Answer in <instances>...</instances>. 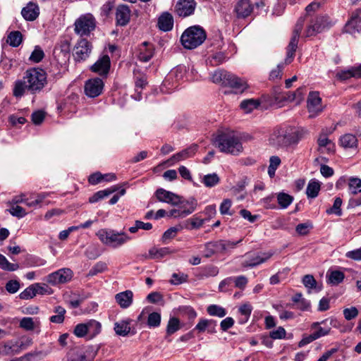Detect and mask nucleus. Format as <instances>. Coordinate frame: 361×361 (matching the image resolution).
I'll list each match as a JSON object with an SVG mask.
<instances>
[{
	"label": "nucleus",
	"instance_id": "obj_27",
	"mask_svg": "<svg viewBox=\"0 0 361 361\" xmlns=\"http://www.w3.org/2000/svg\"><path fill=\"white\" fill-rule=\"evenodd\" d=\"M131 323L132 319L130 318L115 322L114 329L116 334L123 337L127 336L129 334L131 333Z\"/></svg>",
	"mask_w": 361,
	"mask_h": 361
},
{
	"label": "nucleus",
	"instance_id": "obj_43",
	"mask_svg": "<svg viewBox=\"0 0 361 361\" xmlns=\"http://www.w3.org/2000/svg\"><path fill=\"white\" fill-rule=\"evenodd\" d=\"M55 315L51 316L49 320L52 323L61 324L63 322L65 319V314L66 312L65 308L61 306H56L54 309Z\"/></svg>",
	"mask_w": 361,
	"mask_h": 361
},
{
	"label": "nucleus",
	"instance_id": "obj_46",
	"mask_svg": "<svg viewBox=\"0 0 361 361\" xmlns=\"http://www.w3.org/2000/svg\"><path fill=\"white\" fill-rule=\"evenodd\" d=\"M259 104L260 102L257 99H250L241 102L240 106L245 113H250L257 109Z\"/></svg>",
	"mask_w": 361,
	"mask_h": 361
},
{
	"label": "nucleus",
	"instance_id": "obj_3",
	"mask_svg": "<svg viewBox=\"0 0 361 361\" xmlns=\"http://www.w3.org/2000/svg\"><path fill=\"white\" fill-rule=\"evenodd\" d=\"M299 19L304 20L303 27L305 25V29L303 36L305 37L315 36L331 26V22L327 16H305Z\"/></svg>",
	"mask_w": 361,
	"mask_h": 361
},
{
	"label": "nucleus",
	"instance_id": "obj_61",
	"mask_svg": "<svg viewBox=\"0 0 361 361\" xmlns=\"http://www.w3.org/2000/svg\"><path fill=\"white\" fill-rule=\"evenodd\" d=\"M188 280V275L185 274H176L174 273L172 274L171 279L170 280V283L174 285H179L183 283L186 282Z\"/></svg>",
	"mask_w": 361,
	"mask_h": 361
},
{
	"label": "nucleus",
	"instance_id": "obj_24",
	"mask_svg": "<svg viewBox=\"0 0 361 361\" xmlns=\"http://www.w3.org/2000/svg\"><path fill=\"white\" fill-rule=\"evenodd\" d=\"M197 150V145H192L189 147L173 154L169 160V162L172 164L193 157Z\"/></svg>",
	"mask_w": 361,
	"mask_h": 361
},
{
	"label": "nucleus",
	"instance_id": "obj_29",
	"mask_svg": "<svg viewBox=\"0 0 361 361\" xmlns=\"http://www.w3.org/2000/svg\"><path fill=\"white\" fill-rule=\"evenodd\" d=\"M159 28L164 32L170 31L173 27V18L172 15L168 12H165L161 15L158 20Z\"/></svg>",
	"mask_w": 361,
	"mask_h": 361
},
{
	"label": "nucleus",
	"instance_id": "obj_39",
	"mask_svg": "<svg viewBox=\"0 0 361 361\" xmlns=\"http://www.w3.org/2000/svg\"><path fill=\"white\" fill-rule=\"evenodd\" d=\"M326 277L329 283L332 285H338L344 280L345 274L341 271L335 270L328 271Z\"/></svg>",
	"mask_w": 361,
	"mask_h": 361
},
{
	"label": "nucleus",
	"instance_id": "obj_33",
	"mask_svg": "<svg viewBox=\"0 0 361 361\" xmlns=\"http://www.w3.org/2000/svg\"><path fill=\"white\" fill-rule=\"evenodd\" d=\"M215 326V321L212 319H201L195 326V329L198 330L200 332H203L207 329L208 333L212 334L214 332Z\"/></svg>",
	"mask_w": 361,
	"mask_h": 361
},
{
	"label": "nucleus",
	"instance_id": "obj_14",
	"mask_svg": "<svg viewBox=\"0 0 361 361\" xmlns=\"http://www.w3.org/2000/svg\"><path fill=\"white\" fill-rule=\"evenodd\" d=\"M307 107L310 117H315L322 113L324 106L322 104V98L318 92H310L308 94Z\"/></svg>",
	"mask_w": 361,
	"mask_h": 361
},
{
	"label": "nucleus",
	"instance_id": "obj_20",
	"mask_svg": "<svg viewBox=\"0 0 361 361\" xmlns=\"http://www.w3.org/2000/svg\"><path fill=\"white\" fill-rule=\"evenodd\" d=\"M345 30L351 34L361 31V9H357L352 13L350 18L345 25Z\"/></svg>",
	"mask_w": 361,
	"mask_h": 361
},
{
	"label": "nucleus",
	"instance_id": "obj_4",
	"mask_svg": "<svg viewBox=\"0 0 361 361\" xmlns=\"http://www.w3.org/2000/svg\"><path fill=\"white\" fill-rule=\"evenodd\" d=\"M299 19L304 20L303 27L305 25V29L303 36L305 37L315 36L331 26V22L327 16H305Z\"/></svg>",
	"mask_w": 361,
	"mask_h": 361
},
{
	"label": "nucleus",
	"instance_id": "obj_17",
	"mask_svg": "<svg viewBox=\"0 0 361 361\" xmlns=\"http://www.w3.org/2000/svg\"><path fill=\"white\" fill-rule=\"evenodd\" d=\"M104 82L101 78H95L88 80L85 85V94L90 97L99 96L103 90Z\"/></svg>",
	"mask_w": 361,
	"mask_h": 361
},
{
	"label": "nucleus",
	"instance_id": "obj_12",
	"mask_svg": "<svg viewBox=\"0 0 361 361\" xmlns=\"http://www.w3.org/2000/svg\"><path fill=\"white\" fill-rule=\"evenodd\" d=\"M73 276V271L69 268H62L47 275L46 281L52 286L69 282Z\"/></svg>",
	"mask_w": 361,
	"mask_h": 361
},
{
	"label": "nucleus",
	"instance_id": "obj_16",
	"mask_svg": "<svg viewBox=\"0 0 361 361\" xmlns=\"http://www.w3.org/2000/svg\"><path fill=\"white\" fill-rule=\"evenodd\" d=\"M196 5L195 0H178L175 6V11L180 17H188L194 13Z\"/></svg>",
	"mask_w": 361,
	"mask_h": 361
},
{
	"label": "nucleus",
	"instance_id": "obj_48",
	"mask_svg": "<svg viewBox=\"0 0 361 361\" xmlns=\"http://www.w3.org/2000/svg\"><path fill=\"white\" fill-rule=\"evenodd\" d=\"M238 311L243 316V318L240 319L239 322L244 324L248 321L252 311V307L250 303H245L239 307Z\"/></svg>",
	"mask_w": 361,
	"mask_h": 361
},
{
	"label": "nucleus",
	"instance_id": "obj_49",
	"mask_svg": "<svg viewBox=\"0 0 361 361\" xmlns=\"http://www.w3.org/2000/svg\"><path fill=\"white\" fill-rule=\"evenodd\" d=\"M18 264L9 262L5 256L0 254V269L8 271H14L18 269Z\"/></svg>",
	"mask_w": 361,
	"mask_h": 361
},
{
	"label": "nucleus",
	"instance_id": "obj_11",
	"mask_svg": "<svg viewBox=\"0 0 361 361\" xmlns=\"http://www.w3.org/2000/svg\"><path fill=\"white\" fill-rule=\"evenodd\" d=\"M75 32L80 36L88 35L95 28V20L90 14L80 16L75 22Z\"/></svg>",
	"mask_w": 361,
	"mask_h": 361
},
{
	"label": "nucleus",
	"instance_id": "obj_37",
	"mask_svg": "<svg viewBox=\"0 0 361 361\" xmlns=\"http://www.w3.org/2000/svg\"><path fill=\"white\" fill-rule=\"evenodd\" d=\"M220 182V178L216 173L204 175L201 178V183L207 188H213Z\"/></svg>",
	"mask_w": 361,
	"mask_h": 361
},
{
	"label": "nucleus",
	"instance_id": "obj_28",
	"mask_svg": "<svg viewBox=\"0 0 361 361\" xmlns=\"http://www.w3.org/2000/svg\"><path fill=\"white\" fill-rule=\"evenodd\" d=\"M254 5L250 0H240L236 5L235 11L238 16L246 18L253 11Z\"/></svg>",
	"mask_w": 361,
	"mask_h": 361
},
{
	"label": "nucleus",
	"instance_id": "obj_26",
	"mask_svg": "<svg viewBox=\"0 0 361 361\" xmlns=\"http://www.w3.org/2000/svg\"><path fill=\"white\" fill-rule=\"evenodd\" d=\"M247 283V278L243 275L234 277H228L220 283L219 288L222 290L224 286L234 283L235 288L243 290L246 287Z\"/></svg>",
	"mask_w": 361,
	"mask_h": 361
},
{
	"label": "nucleus",
	"instance_id": "obj_44",
	"mask_svg": "<svg viewBox=\"0 0 361 361\" xmlns=\"http://www.w3.org/2000/svg\"><path fill=\"white\" fill-rule=\"evenodd\" d=\"M276 198L281 209H286L293 201V197L285 192L277 193Z\"/></svg>",
	"mask_w": 361,
	"mask_h": 361
},
{
	"label": "nucleus",
	"instance_id": "obj_45",
	"mask_svg": "<svg viewBox=\"0 0 361 361\" xmlns=\"http://www.w3.org/2000/svg\"><path fill=\"white\" fill-rule=\"evenodd\" d=\"M348 190L352 195H357L361 192V179L355 177H350L348 181Z\"/></svg>",
	"mask_w": 361,
	"mask_h": 361
},
{
	"label": "nucleus",
	"instance_id": "obj_38",
	"mask_svg": "<svg viewBox=\"0 0 361 361\" xmlns=\"http://www.w3.org/2000/svg\"><path fill=\"white\" fill-rule=\"evenodd\" d=\"M87 336L90 338H94L101 331L102 325L101 324L94 319L90 320L86 322Z\"/></svg>",
	"mask_w": 361,
	"mask_h": 361
},
{
	"label": "nucleus",
	"instance_id": "obj_60",
	"mask_svg": "<svg viewBox=\"0 0 361 361\" xmlns=\"http://www.w3.org/2000/svg\"><path fill=\"white\" fill-rule=\"evenodd\" d=\"M313 228L310 222L299 224L295 228L296 232L300 235H307L310 231Z\"/></svg>",
	"mask_w": 361,
	"mask_h": 361
},
{
	"label": "nucleus",
	"instance_id": "obj_57",
	"mask_svg": "<svg viewBox=\"0 0 361 361\" xmlns=\"http://www.w3.org/2000/svg\"><path fill=\"white\" fill-rule=\"evenodd\" d=\"M161 314L158 312L150 313L147 318V325L149 327H158L161 323Z\"/></svg>",
	"mask_w": 361,
	"mask_h": 361
},
{
	"label": "nucleus",
	"instance_id": "obj_55",
	"mask_svg": "<svg viewBox=\"0 0 361 361\" xmlns=\"http://www.w3.org/2000/svg\"><path fill=\"white\" fill-rule=\"evenodd\" d=\"M107 269V265L104 262H97L89 271L88 276H93L99 273H102Z\"/></svg>",
	"mask_w": 361,
	"mask_h": 361
},
{
	"label": "nucleus",
	"instance_id": "obj_50",
	"mask_svg": "<svg viewBox=\"0 0 361 361\" xmlns=\"http://www.w3.org/2000/svg\"><path fill=\"white\" fill-rule=\"evenodd\" d=\"M281 164V159L278 156H272L269 159V165L268 167V174L272 178L275 176L277 168Z\"/></svg>",
	"mask_w": 361,
	"mask_h": 361
},
{
	"label": "nucleus",
	"instance_id": "obj_15",
	"mask_svg": "<svg viewBox=\"0 0 361 361\" xmlns=\"http://www.w3.org/2000/svg\"><path fill=\"white\" fill-rule=\"evenodd\" d=\"M92 51V44L85 39L79 40L74 47V59L80 62L87 59Z\"/></svg>",
	"mask_w": 361,
	"mask_h": 361
},
{
	"label": "nucleus",
	"instance_id": "obj_7",
	"mask_svg": "<svg viewBox=\"0 0 361 361\" xmlns=\"http://www.w3.org/2000/svg\"><path fill=\"white\" fill-rule=\"evenodd\" d=\"M96 235L104 245L112 248L119 247L130 240V237L124 232L107 228L99 230Z\"/></svg>",
	"mask_w": 361,
	"mask_h": 361
},
{
	"label": "nucleus",
	"instance_id": "obj_21",
	"mask_svg": "<svg viewBox=\"0 0 361 361\" xmlns=\"http://www.w3.org/2000/svg\"><path fill=\"white\" fill-rule=\"evenodd\" d=\"M155 195L159 202H166L173 205L178 204L180 202L179 196L163 188L157 190Z\"/></svg>",
	"mask_w": 361,
	"mask_h": 361
},
{
	"label": "nucleus",
	"instance_id": "obj_54",
	"mask_svg": "<svg viewBox=\"0 0 361 361\" xmlns=\"http://www.w3.org/2000/svg\"><path fill=\"white\" fill-rule=\"evenodd\" d=\"M217 244L218 241L207 243L205 245L204 257H210L216 252H221Z\"/></svg>",
	"mask_w": 361,
	"mask_h": 361
},
{
	"label": "nucleus",
	"instance_id": "obj_62",
	"mask_svg": "<svg viewBox=\"0 0 361 361\" xmlns=\"http://www.w3.org/2000/svg\"><path fill=\"white\" fill-rule=\"evenodd\" d=\"M44 56V54L42 49L39 47H36L30 56V60L33 62L38 63L42 61Z\"/></svg>",
	"mask_w": 361,
	"mask_h": 361
},
{
	"label": "nucleus",
	"instance_id": "obj_31",
	"mask_svg": "<svg viewBox=\"0 0 361 361\" xmlns=\"http://www.w3.org/2000/svg\"><path fill=\"white\" fill-rule=\"evenodd\" d=\"M173 252L171 250L169 247L158 248L156 247H153L149 249V254L147 255H145V258L150 259H159Z\"/></svg>",
	"mask_w": 361,
	"mask_h": 361
},
{
	"label": "nucleus",
	"instance_id": "obj_34",
	"mask_svg": "<svg viewBox=\"0 0 361 361\" xmlns=\"http://www.w3.org/2000/svg\"><path fill=\"white\" fill-rule=\"evenodd\" d=\"M118 190V186L114 185L109 188L99 190L95 192L92 197L89 198V202L91 203L97 202L106 197H108L113 192L117 191Z\"/></svg>",
	"mask_w": 361,
	"mask_h": 361
},
{
	"label": "nucleus",
	"instance_id": "obj_41",
	"mask_svg": "<svg viewBox=\"0 0 361 361\" xmlns=\"http://www.w3.org/2000/svg\"><path fill=\"white\" fill-rule=\"evenodd\" d=\"M243 239H240L238 241H230V240H218L217 245L219 246V249L221 251V253H224L228 251H230L233 249H235L236 246L242 242Z\"/></svg>",
	"mask_w": 361,
	"mask_h": 361
},
{
	"label": "nucleus",
	"instance_id": "obj_42",
	"mask_svg": "<svg viewBox=\"0 0 361 361\" xmlns=\"http://www.w3.org/2000/svg\"><path fill=\"white\" fill-rule=\"evenodd\" d=\"M341 80H347L351 77H361V65L358 67L352 68L347 71H343L338 73Z\"/></svg>",
	"mask_w": 361,
	"mask_h": 361
},
{
	"label": "nucleus",
	"instance_id": "obj_9",
	"mask_svg": "<svg viewBox=\"0 0 361 361\" xmlns=\"http://www.w3.org/2000/svg\"><path fill=\"white\" fill-rule=\"evenodd\" d=\"M303 19H298L295 24L293 35L286 48V57L285 59V63L286 64L290 63L293 60L295 52L298 48L299 37L303 28Z\"/></svg>",
	"mask_w": 361,
	"mask_h": 361
},
{
	"label": "nucleus",
	"instance_id": "obj_30",
	"mask_svg": "<svg viewBox=\"0 0 361 361\" xmlns=\"http://www.w3.org/2000/svg\"><path fill=\"white\" fill-rule=\"evenodd\" d=\"M154 55L153 46L146 42H143L139 48L138 59L143 62L149 61Z\"/></svg>",
	"mask_w": 361,
	"mask_h": 361
},
{
	"label": "nucleus",
	"instance_id": "obj_23",
	"mask_svg": "<svg viewBox=\"0 0 361 361\" xmlns=\"http://www.w3.org/2000/svg\"><path fill=\"white\" fill-rule=\"evenodd\" d=\"M21 14L25 20L33 21L39 15V8L36 3L30 1L23 8Z\"/></svg>",
	"mask_w": 361,
	"mask_h": 361
},
{
	"label": "nucleus",
	"instance_id": "obj_51",
	"mask_svg": "<svg viewBox=\"0 0 361 361\" xmlns=\"http://www.w3.org/2000/svg\"><path fill=\"white\" fill-rule=\"evenodd\" d=\"M180 230H181V227L180 226L171 227L170 228L166 230L164 233V234H163V235L161 237L162 243H166L168 240L174 238L176 236L177 233Z\"/></svg>",
	"mask_w": 361,
	"mask_h": 361
},
{
	"label": "nucleus",
	"instance_id": "obj_52",
	"mask_svg": "<svg viewBox=\"0 0 361 361\" xmlns=\"http://www.w3.org/2000/svg\"><path fill=\"white\" fill-rule=\"evenodd\" d=\"M207 311L209 315L218 317H224L226 314L225 309L216 305L208 306Z\"/></svg>",
	"mask_w": 361,
	"mask_h": 361
},
{
	"label": "nucleus",
	"instance_id": "obj_32",
	"mask_svg": "<svg viewBox=\"0 0 361 361\" xmlns=\"http://www.w3.org/2000/svg\"><path fill=\"white\" fill-rule=\"evenodd\" d=\"M339 142L343 148H356L357 146V139L355 135L351 133H346L342 135L339 139Z\"/></svg>",
	"mask_w": 361,
	"mask_h": 361
},
{
	"label": "nucleus",
	"instance_id": "obj_36",
	"mask_svg": "<svg viewBox=\"0 0 361 361\" xmlns=\"http://www.w3.org/2000/svg\"><path fill=\"white\" fill-rule=\"evenodd\" d=\"M321 188V185L319 182L315 179H312L309 181L307 189L306 194L308 198H315L317 197L319 192Z\"/></svg>",
	"mask_w": 361,
	"mask_h": 361
},
{
	"label": "nucleus",
	"instance_id": "obj_63",
	"mask_svg": "<svg viewBox=\"0 0 361 361\" xmlns=\"http://www.w3.org/2000/svg\"><path fill=\"white\" fill-rule=\"evenodd\" d=\"M8 211L12 216H16L18 218H23L27 214L25 210L22 207L18 205H12Z\"/></svg>",
	"mask_w": 361,
	"mask_h": 361
},
{
	"label": "nucleus",
	"instance_id": "obj_13",
	"mask_svg": "<svg viewBox=\"0 0 361 361\" xmlns=\"http://www.w3.org/2000/svg\"><path fill=\"white\" fill-rule=\"evenodd\" d=\"M338 321L336 319L331 317L322 320V322H316L312 324L311 329H317L314 332V335L317 336V338H319L322 336H325L329 334L331 326L337 327Z\"/></svg>",
	"mask_w": 361,
	"mask_h": 361
},
{
	"label": "nucleus",
	"instance_id": "obj_25",
	"mask_svg": "<svg viewBox=\"0 0 361 361\" xmlns=\"http://www.w3.org/2000/svg\"><path fill=\"white\" fill-rule=\"evenodd\" d=\"M115 300L121 308L127 309L133 304V293L130 290L118 293L115 295Z\"/></svg>",
	"mask_w": 361,
	"mask_h": 361
},
{
	"label": "nucleus",
	"instance_id": "obj_47",
	"mask_svg": "<svg viewBox=\"0 0 361 361\" xmlns=\"http://www.w3.org/2000/svg\"><path fill=\"white\" fill-rule=\"evenodd\" d=\"M23 41V35L19 31L11 32L7 37V43L13 47H18Z\"/></svg>",
	"mask_w": 361,
	"mask_h": 361
},
{
	"label": "nucleus",
	"instance_id": "obj_5",
	"mask_svg": "<svg viewBox=\"0 0 361 361\" xmlns=\"http://www.w3.org/2000/svg\"><path fill=\"white\" fill-rule=\"evenodd\" d=\"M299 19L304 20L303 27L305 25V29L303 36L305 37L315 36L331 26V22L327 16H305Z\"/></svg>",
	"mask_w": 361,
	"mask_h": 361
},
{
	"label": "nucleus",
	"instance_id": "obj_18",
	"mask_svg": "<svg viewBox=\"0 0 361 361\" xmlns=\"http://www.w3.org/2000/svg\"><path fill=\"white\" fill-rule=\"evenodd\" d=\"M225 77L224 85L231 87L235 93L243 92L248 87L245 80L233 74L228 73Z\"/></svg>",
	"mask_w": 361,
	"mask_h": 361
},
{
	"label": "nucleus",
	"instance_id": "obj_59",
	"mask_svg": "<svg viewBox=\"0 0 361 361\" xmlns=\"http://www.w3.org/2000/svg\"><path fill=\"white\" fill-rule=\"evenodd\" d=\"M37 295L34 284L28 286L19 295V298L22 300H29L34 298Z\"/></svg>",
	"mask_w": 361,
	"mask_h": 361
},
{
	"label": "nucleus",
	"instance_id": "obj_58",
	"mask_svg": "<svg viewBox=\"0 0 361 361\" xmlns=\"http://www.w3.org/2000/svg\"><path fill=\"white\" fill-rule=\"evenodd\" d=\"M342 205V200L340 197H336L334 200L333 206L326 210V213L335 214L337 216H341L342 211L341 207Z\"/></svg>",
	"mask_w": 361,
	"mask_h": 361
},
{
	"label": "nucleus",
	"instance_id": "obj_35",
	"mask_svg": "<svg viewBox=\"0 0 361 361\" xmlns=\"http://www.w3.org/2000/svg\"><path fill=\"white\" fill-rule=\"evenodd\" d=\"M39 325V321L38 319L28 317L22 318L19 323V327L25 331H33Z\"/></svg>",
	"mask_w": 361,
	"mask_h": 361
},
{
	"label": "nucleus",
	"instance_id": "obj_56",
	"mask_svg": "<svg viewBox=\"0 0 361 361\" xmlns=\"http://www.w3.org/2000/svg\"><path fill=\"white\" fill-rule=\"evenodd\" d=\"M231 206L232 201L230 199H224L219 207L221 214L232 216L233 213L231 211Z\"/></svg>",
	"mask_w": 361,
	"mask_h": 361
},
{
	"label": "nucleus",
	"instance_id": "obj_53",
	"mask_svg": "<svg viewBox=\"0 0 361 361\" xmlns=\"http://www.w3.org/2000/svg\"><path fill=\"white\" fill-rule=\"evenodd\" d=\"M180 329V321L176 317H171L169 319L166 333L168 335H171Z\"/></svg>",
	"mask_w": 361,
	"mask_h": 361
},
{
	"label": "nucleus",
	"instance_id": "obj_8",
	"mask_svg": "<svg viewBox=\"0 0 361 361\" xmlns=\"http://www.w3.org/2000/svg\"><path fill=\"white\" fill-rule=\"evenodd\" d=\"M206 37V32L201 26L193 25L183 32L180 41L185 49H192L201 45Z\"/></svg>",
	"mask_w": 361,
	"mask_h": 361
},
{
	"label": "nucleus",
	"instance_id": "obj_1",
	"mask_svg": "<svg viewBox=\"0 0 361 361\" xmlns=\"http://www.w3.org/2000/svg\"><path fill=\"white\" fill-rule=\"evenodd\" d=\"M47 83V73L43 69L30 68L25 71L22 79L15 82L13 94L18 98L22 97L26 91L35 94L41 92Z\"/></svg>",
	"mask_w": 361,
	"mask_h": 361
},
{
	"label": "nucleus",
	"instance_id": "obj_6",
	"mask_svg": "<svg viewBox=\"0 0 361 361\" xmlns=\"http://www.w3.org/2000/svg\"><path fill=\"white\" fill-rule=\"evenodd\" d=\"M215 145L222 152L237 155L243 151L238 136L233 133H221L215 138Z\"/></svg>",
	"mask_w": 361,
	"mask_h": 361
},
{
	"label": "nucleus",
	"instance_id": "obj_10",
	"mask_svg": "<svg viewBox=\"0 0 361 361\" xmlns=\"http://www.w3.org/2000/svg\"><path fill=\"white\" fill-rule=\"evenodd\" d=\"M273 251L260 252L257 253H246V259L242 262L243 268H252L267 262L274 255Z\"/></svg>",
	"mask_w": 361,
	"mask_h": 361
},
{
	"label": "nucleus",
	"instance_id": "obj_64",
	"mask_svg": "<svg viewBox=\"0 0 361 361\" xmlns=\"http://www.w3.org/2000/svg\"><path fill=\"white\" fill-rule=\"evenodd\" d=\"M68 361H87V360L83 353L74 350L70 353Z\"/></svg>",
	"mask_w": 361,
	"mask_h": 361
},
{
	"label": "nucleus",
	"instance_id": "obj_2",
	"mask_svg": "<svg viewBox=\"0 0 361 361\" xmlns=\"http://www.w3.org/2000/svg\"><path fill=\"white\" fill-rule=\"evenodd\" d=\"M307 135V130L302 128L288 127L274 131L269 138L271 145L289 147L297 145Z\"/></svg>",
	"mask_w": 361,
	"mask_h": 361
},
{
	"label": "nucleus",
	"instance_id": "obj_22",
	"mask_svg": "<svg viewBox=\"0 0 361 361\" xmlns=\"http://www.w3.org/2000/svg\"><path fill=\"white\" fill-rule=\"evenodd\" d=\"M130 19V9L126 5H119L116 11V24L120 26L126 25Z\"/></svg>",
	"mask_w": 361,
	"mask_h": 361
},
{
	"label": "nucleus",
	"instance_id": "obj_19",
	"mask_svg": "<svg viewBox=\"0 0 361 361\" xmlns=\"http://www.w3.org/2000/svg\"><path fill=\"white\" fill-rule=\"evenodd\" d=\"M111 66L110 58L108 55L100 57L90 68V70L99 75H106Z\"/></svg>",
	"mask_w": 361,
	"mask_h": 361
},
{
	"label": "nucleus",
	"instance_id": "obj_40",
	"mask_svg": "<svg viewBox=\"0 0 361 361\" xmlns=\"http://www.w3.org/2000/svg\"><path fill=\"white\" fill-rule=\"evenodd\" d=\"M195 207L193 204H191L188 209H185V208H181V209H171L168 213V216L175 217V218H177V217L183 218V217H185L186 216L192 214L195 211Z\"/></svg>",
	"mask_w": 361,
	"mask_h": 361
}]
</instances>
